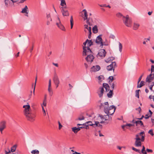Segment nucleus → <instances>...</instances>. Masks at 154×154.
I'll use <instances>...</instances> for the list:
<instances>
[{"instance_id": "1", "label": "nucleus", "mask_w": 154, "mask_h": 154, "mask_svg": "<svg viewBox=\"0 0 154 154\" xmlns=\"http://www.w3.org/2000/svg\"><path fill=\"white\" fill-rule=\"evenodd\" d=\"M27 104V105H24L23 106V108H24V114L28 120L32 121L34 120V117L33 116L32 114L30 112V106L28 103Z\"/></svg>"}, {"instance_id": "2", "label": "nucleus", "mask_w": 154, "mask_h": 154, "mask_svg": "<svg viewBox=\"0 0 154 154\" xmlns=\"http://www.w3.org/2000/svg\"><path fill=\"white\" fill-rule=\"evenodd\" d=\"M145 135L144 131L141 132L136 135V138H134L135 141L134 144L137 147L141 146V142H143L145 140Z\"/></svg>"}, {"instance_id": "3", "label": "nucleus", "mask_w": 154, "mask_h": 154, "mask_svg": "<svg viewBox=\"0 0 154 154\" xmlns=\"http://www.w3.org/2000/svg\"><path fill=\"white\" fill-rule=\"evenodd\" d=\"M104 88L105 89L106 92L109 90V85L106 83H103V87H100L97 91V93L100 97H101L103 96L104 92Z\"/></svg>"}, {"instance_id": "4", "label": "nucleus", "mask_w": 154, "mask_h": 154, "mask_svg": "<svg viewBox=\"0 0 154 154\" xmlns=\"http://www.w3.org/2000/svg\"><path fill=\"white\" fill-rule=\"evenodd\" d=\"M116 107L113 105L110 106L109 107H104V112L107 114L112 115L114 112Z\"/></svg>"}, {"instance_id": "5", "label": "nucleus", "mask_w": 154, "mask_h": 154, "mask_svg": "<svg viewBox=\"0 0 154 154\" xmlns=\"http://www.w3.org/2000/svg\"><path fill=\"white\" fill-rule=\"evenodd\" d=\"M125 25L128 27L131 26L132 21L131 18L129 17V16L127 15L125 17H123L122 20Z\"/></svg>"}, {"instance_id": "6", "label": "nucleus", "mask_w": 154, "mask_h": 154, "mask_svg": "<svg viewBox=\"0 0 154 154\" xmlns=\"http://www.w3.org/2000/svg\"><path fill=\"white\" fill-rule=\"evenodd\" d=\"M99 117L102 120V121L100 122V123H103L104 122L108 123V122H107V121H109L111 119V118L110 117L109 115L108 114L104 116L100 115Z\"/></svg>"}, {"instance_id": "7", "label": "nucleus", "mask_w": 154, "mask_h": 154, "mask_svg": "<svg viewBox=\"0 0 154 154\" xmlns=\"http://www.w3.org/2000/svg\"><path fill=\"white\" fill-rule=\"evenodd\" d=\"M83 56L90 54L91 53V51L88 46H83Z\"/></svg>"}, {"instance_id": "8", "label": "nucleus", "mask_w": 154, "mask_h": 154, "mask_svg": "<svg viewBox=\"0 0 154 154\" xmlns=\"http://www.w3.org/2000/svg\"><path fill=\"white\" fill-rule=\"evenodd\" d=\"M117 67L116 63L115 62H112L111 64L107 66L106 69L110 71L113 69V72L114 71V69Z\"/></svg>"}, {"instance_id": "9", "label": "nucleus", "mask_w": 154, "mask_h": 154, "mask_svg": "<svg viewBox=\"0 0 154 154\" xmlns=\"http://www.w3.org/2000/svg\"><path fill=\"white\" fill-rule=\"evenodd\" d=\"M4 2L7 7H11L14 6V3L12 0H5Z\"/></svg>"}, {"instance_id": "10", "label": "nucleus", "mask_w": 154, "mask_h": 154, "mask_svg": "<svg viewBox=\"0 0 154 154\" xmlns=\"http://www.w3.org/2000/svg\"><path fill=\"white\" fill-rule=\"evenodd\" d=\"M6 122L5 121H1L0 122V131L2 134L3 131L6 128Z\"/></svg>"}, {"instance_id": "11", "label": "nucleus", "mask_w": 154, "mask_h": 154, "mask_svg": "<svg viewBox=\"0 0 154 154\" xmlns=\"http://www.w3.org/2000/svg\"><path fill=\"white\" fill-rule=\"evenodd\" d=\"M66 7H61V12L62 15L64 16H68L69 15V13L68 10H66Z\"/></svg>"}, {"instance_id": "12", "label": "nucleus", "mask_w": 154, "mask_h": 154, "mask_svg": "<svg viewBox=\"0 0 154 154\" xmlns=\"http://www.w3.org/2000/svg\"><path fill=\"white\" fill-rule=\"evenodd\" d=\"M58 21L56 23V25L61 30L63 31H65L66 29L64 26L61 24L60 19L59 17L58 18Z\"/></svg>"}, {"instance_id": "13", "label": "nucleus", "mask_w": 154, "mask_h": 154, "mask_svg": "<svg viewBox=\"0 0 154 154\" xmlns=\"http://www.w3.org/2000/svg\"><path fill=\"white\" fill-rule=\"evenodd\" d=\"M102 36V35H100L97 37L95 42L97 44L100 45V44L103 45L102 44V39L101 38Z\"/></svg>"}, {"instance_id": "14", "label": "nucleus", "mask_w": 154, "mask_h": 154, "mask_svg": "<svg viewBox=\"0 0 154 154\" xmlns=\"http://www.w3.org/2000/svg\"><path fill=\"white\" fill-rule=\"evenodd\" d=\"M106 52L104 49H101L98 53V55L102 57H104L106 56Z\"/></svg>"}, {"instance_id": "15", "label": "nucleus", "mask_w": 154, "mask_h": 154, "mask_svg": "<svg viewBox=\"0 0 154 154\" xmlns=\"http://www.w3.org/2000/svg\"><path fill=\"white\" fill-rule=\"evenodd\" d=\"M154 79V74H151L149 75L148 76L146 79V82H150Z\"/></svg>"}, {"instance_id": "16", "label": "nucleus", "mask_w": 154, "mask_h": 154, "mask_svg": "<svg viewBox=\"0 0 154 154\" xmlns=\"http://www.w3.org/2000/svg\"><path fill=\"white\" fill-rule=\"evenodd\" d=\"M53 80L54 84L60 83V81L56 73L54 74L53 78Z\"/></svg>"}, {"instance_id": "17", "label": "nucleus", "mask_w": 154, "mask_h": 154, "mask_svg": "<svg viewBox=\"0 0 154 154\" xmlns=\"http://www.w3.org/2000/svg\"><path fill=\"white\" fill-rule=\"evenodd\" d=\"M84 31L85 33L91 32V27L87 25H85L84 28Z\"/></svg>"}, {"instance_id": "18", "label": "nucleus", "mask_w": 154, "mask_h": 154, "mask_svg": "<svg viewBox=\"0 0 154 154\" xmlns=\"http://www.w3.org/2000/svg\"><path fill=\"white\" fill-rule=\"evenodd\" d=\"M21 12L22 13L25 14V16L28 17L29 10L27 6H25L24 8L22 9Z\"/></svg>"}, {"instance_id": "19", "label": "nucleus", "mask_w": 154, "mask_h": 154, "mask_svg": "<svg viewBox=\"0 0 154 154\" xmlns=\"http://www.w3.org/2000/svg\"><path fill=\"white\" fill-rule=\"evenodd\" d=\"M100 69L99 65L93 66L91 68V71L92 72H96L99 71Z\"/></svg>"}, {"instance_id": "20", "label": "nucleus", "mask_w": 154, "mask_h": 154, "mask_svg": "<svg viewBox=\"0 0 154 154\" xmlns=\"http://www.w3.org/2000/svg\"><path fill=\"white\" fill-rule=\"evenodd\" d=\"M94 57L92 55L89 54L86 58V60L88 62H91L93 61Z\"/></svg>"}, {"instance_id": "21", "label": "nucleus", "mask_w": 154, "mask_h": 154, "mask_svg": "<svg viewBox=\"0 0 154 154\" xmlns=\"http://www.w3.org/2000/svg\"><path fill=\"white\" fill-rule=\"evenodd\" d=\"M82 14L83 15L84 14V16H82L83 18H84V20H85L88 18V14L87 11L85 9H84L82 12Z\"/></svg>"}, {"instance_id": "22", "label": "nucleus", "mask_w": 154, "mask_h": 154, "mask_svg": "<svg viewBox=\"0 0 154 154\" xmlns=\"http://www.w3.org/2000/svg\"><path fill=\"white\" fill-rule=\"evenodd\" d=\"M86 22L88 25L89 26H91L92 24V23L93 22V19L92 18L89 17L88 18H87V19H86Z\"/></svg>"}, {"instance_id": "23", "label": "nucleus", "mask_w": 154, "mask_h": 154, "mask_svg": "<svg viewBox=\"0 0 154 154\" xmlns=\"http://www.w3.org/2000/svg\"><path fill=\"white\" fill-rule=\"evenodd\" d=\"M140 26V24L139 23L135 22L133 24V28L134 30H137L138 29Z\"/></svg>"}, {"instance_id": "24", "label": "nucleus", "mask_w": 154, "mask_h": 154, "mask_svg": "<svg viewBox=\"0 0 154 154\" xmlns=\"http://www.w3.org/2000/svg\"><path fill=\"white\" fill-rule=\"evenodd\" d=\"M104 104L105 106H104V105H103L102 103L100 104V109H102L103 108H104V107L105 106L107 107V108L109 107V104L107 102H105Z\"/></svg>"}, {"instance_id": "25", "label": "nucleus", "mask_w": 154, "mask_h": 154, "mask_svg": "<svg viewBox=\"0 0 154 154\" xmlns=\"http://www.w3.org/2000/svg\"><path fill=\"white\" fill-rule=\"evenodd\" d=\"M93 32L94 34H96L98 32V29L97 26V25H95L92 28Z\"/></svg>"}, {"instance_id": "26", "label": "nucleus", "mask_w": 154, "mask_h": 154, "mask_svg": "<svg viewBox=\"0 0 154 154\" xmlns=\"http://www.w3.org/2000/svg\"><path fill=\"white\" fill-rule=\"evenodd\" d=\"M135 123L136 124V126H137L139 125L140 126L144 127L143 122L140 120H138L136 121L135 122Z\"/></svg>"}, {"instance_id": "27", "label": "nucleus", "mask_w": 154, "mask_h": 154, "mask_svg": "<svg viewBox=\"0 0 154 154\" xmlns=\"http://www.w3.org/2000/svg\"><path fill=\"white\" fill-rule=\"evenodd\" d=\"M72 131L75 133H77L79 131L80 128L78 127L77 128L76 127H74L72 128Z\"/></svg>"}, {"instance_id": "28", "label": "nucleus", "mask_w": 154, "mask_h": 154, "mask_svg": "<svg viewBox=\"0 0 154 154\" xmlns=\"http://www.w3.org/2000/svg\"><path fill=\"white\" fill-rule=\"evenodd\" d=\"M116 16L119 18H121L123 20V17H125L123 16L121 13L119 12L116 14Z\"/></svg>"}, {"instance_id": "29", "label": "nucleus", "mask_w": 154, "mask_h": 154, "mask_svg": "<svg viewBox=\"0 0 154 154\" xmlns=\"http://www.w3.org/2000/svg\"><path fill=\"white\" fill-rule=\"evenodd\" d=\"M48 91L50 96H52L53 94V91L52 89V88H48Z\"/></svg>"}, {"instance_id": "30", "label": "nucleus", "mask_w": 154, "mask_h": 154, "mask_svg": "<svg viewBox=\"0 0 154 154\" xmlns=\"http://www.w3.org/2000/svg\"><path fill=\"white\" fill-rule=\"evenodd\" d=\"M115 59V58L113 57H111L108 58L107 59L105 60V62L108 63L110 61H112Z\"/></svg>"}, {"instance_id": "31", "label": "nucleus", "mask_w": 154, "mask_h": 154, "mask_svg": "<svg viewBox=\"0 0 154 154\" xmlns=\"http://www.w3.org/2000/svg\"><path fill=\"white\" fill-rule=\"evenodd\" d=\"M112 90H110L109 92L107 94V96L109 98H111L112 96Z\"/></svg>"}, {"instance_id": "32", "label": "nucleus", "mask_w": 154, "mask_h": 154, "mask_svg": "<svg viewBox=\"0 0 154 154\" xmlns=\"http://www.w3.org/2000/svg\"><path fill=\"white\" fill-rule=\"evenodd\" d=\"M145 148L144 146H142V149L141 150V151H140L141 152V153H142L143 154H146L147 152L145 151Z\"/></svg>"}, {"instance_id": "33", "label": "nucleus", "mask_w": 154, "mask_h": 154, "mask_svg": "<svg viewBox=\"0 0 154 154\" xmlns=\"http://www.w3.org/2000/svg\"><path fill=\"white\" fill-rule=\"evenodd\" d=\"M70 22L71 24V28L72 29L73 25V20L72 18V16L71 17Z\"/></svg>"}, {"instance_id": "34", "label": "nucleus", "mask_w": 154, "mask_h": 154, "mask_svg": "<svg viewBox=\"0 0 154 154\" xmlns=\"http://www.w3.org/2000/svg\"><path fill=\"white\" fill-rule=\"evenodd\" d=\"M17 146L16 145H14L11 148V151L12 152H14L16 150Z\"/></svg>"}, {"instance_id": "35", "label": "nucleus", "mask_w": 154, "mask_h": 154, "mask_svg": "<svg viewBox=\"0 0 154 154\" xmlns=\"http://www.w3.org/2000/svg\"><path fill=\"white\" fill-rule=\"evenodd\" d=\"M86 123L83 124H77V126H80V125H85V128H86V129H88L89 128L88 125H87Z\"/></svg>"}, {"instance_id": "36", "label": "nucleus", "mask_w": 154, "mask_h": 154, "mask_svg": "<svg viewBox=\"0 0 154 154\" xmlns=\"http://www.w3.org/2000/svg\"><path fill=\"white\" fill-rule=\"evenodd\" d=\"M39 151L37 149L33 150L31 152V153L32 154H39Z\"/></svg>"}, {"instance_id": "37", "label": "nucleus", "mask_w": 154, "mask_h": 154, "mask_svg": "<svg viewBox=\"0 0 154 154\" xmlns=\"http://www.w3.org/2000/svg\"><path fill=\"white\" fill-rule=\"evenodd\" d=\"M144 85V82L143 81H141L140 82V83L139 85L138 84L137 87L138 88H141L142 86Z\"/></svg>"}, {"instance_id": "38", "label": "nucleus", "mask_w": 154, "mask_h": 154, "mask_svg": "<svg viewBox=\"0 0 154 154\" xmlns=\"http://www.w3.org/2000/svg\"><path fill=\"white\" fill-rule=\"evenodd\" d=\"M60 5L62 6V7H64V5H66V3L65 0H61V1Z\"/></svg>"}, {"instance_id": "39", "label": "nucleus", "mask_w": 154, "mask_h": 154, "mask_svg": "<svg viewBox=\"0 0 154 154\" xmlns=\"http://www.w3.org/2000/svg\"><path fill=\"white\" fill-rule=\"evenodd\" d=\"M87 44L88 45V46L89 47L93 45V43L91 40H88V43Z\"/></svg>"}, {"instance_id": "40", "label": "nucleus", "mask_w": 154, "mask_h": 154, "mask_svg": "<svg viewBox=\"0 0 154 154\" xmlns=\"http://www.w3.org/2000/svg\"><path fill=\"white\" fill-rule=\"evenodd\" d=\"M84 119H85V117L83 116H79V117L77 119H76V120H79L81 121V120H83Z\"/></svg>"}, {"instance_id": "41", "label": "nucleus", "mask_w": 154, "mask_h": 154, "mask_svg": "<svg viewBox=\"0 0 154 154\" xmlns=\"http://www.w3.org/2000/svg\"><path fill=\"white\" fill-rule=\"evenodd\" d=\"M132 149L133 150L136 151V152H138V153H139L140 154H141V152L140 151V150L134 148V147H132Z\"/></svg>"}, {"instance_id": "42", "label": "nucleus", "mask_w": 154, "mask_h": 154, "mask_svg": "<svg viewBox=\"0 0 154 154\" xmlns=\"http://www.w3.org/2000/svg\"><path fill=\"white\" fill-rule=\"evenodd\" d=\"M122 44L120 42H119V48L120 51L121 52L122 51Z\"/></svg>"}, {"instance_id": "43", "label": "nucleus", "mask_w": 154, "mask_h": 154, "mask_svg": "<svg viewBox=\"0 0 154 154\" xmlns=\"http://www.w3.org/2000/svg\"><path fill=\"white\" fill-rule=\"evenodd\" d=\"M98 79L100 82H101L102 80L104 79V77L103 76L100 75L98 77Z\"/></svg>"}, {"instance_id": "44", "label": "nucleus", "mask_w": 154, "mask_h": 154, "mask_svg": "<svg viewBox=\"0 0 154 154\" xmlns=\"http://www.w3.org/2000/svg\"><path fill=\"white\" fill-rule=\"evenodd\" d=\"M140 91V90H136V95L135 96L137 97L138 98H139V91Z\"/></svg>"}, {"instance_id": "45", "label": "nucleus", "mask_w": 154, "mask_h": 154, "mask_svg": "<svg viewBox=\"0 0 154 154\" xmlns=\"http://www.w3.org/2000/svg\"><path fill=\"white\" fill-rule=\"evenodd\" d=\"M102 44L103 45H102V44H100V47H101V48H102L103 46V45L107 46L108 45V43H106L105 42H102Z\"/></svg>"}, {"instance_id": "46", "label": "nucleus", "mask_w": 154, "mask_h": 154, "mask_svg": "<svg viewBox=\"0 0 154 154\" xmlns=\"http://www.w3.org/2000/svg\"><path fill=\"white\" fill-rule=\"evenodd\" d=\"M109 79L110 80L109 82V83H111L112 81L114 79L113 77L112 76H109Z\"/></svg>"}, {"instance_id": "47", "label": "nucleus", "mask_w": 154, "mask_h": 154, "mask_svg": "<svg viewBox=\"0 0 154 154\" xmlns=\"http://www.w3.org/2000/svg\"><path fill=\"white\" fill-rule=\"evenodd\" d=\"M47 17L48 18V20H49L50 21H51L52 20L51 18V16L50 14H47Z\"/></svg>"}, {"instance_id": "48", "label": "nucleus", "mask_w": 154, "mask_h": 154, "mask_svg": "<svg viewBox=\"0 0 154 154\" xmlns=\"http://www.w3.org/2000/svg\"><path fill=\"white\" fill-rule=\"evenodd\" d=\"M85 123L88 124V125L93 126L94 125V124H93L92 123V122L90 121H88V122H87L86 123Z\"/></svg>"}, {"instance_id": "49", "label": "nucleus", "mask_w": 154, "mask_h": 154, "mask_svg": "<svg viewBox=\"0 0 154 154\" xmlns=\"http://www.w3.org/2000/svg\"><path fill=\"white\" fill-rule=\"evenodd\" d=\"M148 133L150 134L152 136L154 135L153 131L152 129H151L149 131Z\"/></svg>"}, {"instance_id": "50", "label": "nucleus", "mask_w": 154, "mask_h": 154, "mask_svg": "<svg viewBox=\"0 0 154 154\" xmlns=\"http://www.w3.org/2000/svg\"><path fill=\"white\" fill-rule=\"evenodd\" d=\"M58 123L59 124V130H60L62 127H63L62 125H61V123H60V122L59 121H58Z\"/></svg>"}, {"instance_id": "51", "label": "nucleus", "mask_w": 154, "mask_h": 154, "mask_svg": "<svg viewBox=\"0 0 154 154\" xmlns=\"http://www.w3.org/2000/svg\"><path fill=\"white\" fill-rule=\"evenodd\" d=\"M37 79V77L36 76L35 78V84L34 85V90H33V94L34 95L35 94V84H36Z\"/></svg>"}, {"instance_id": "52", "label": "nucleus", "mask_w": 154, "mask_h": 154, "mask_svg": "<svg viewBox=\"0 0 154 154\" xmlns=\"http://www.w3.org/2000/svg\"><path fill=\"white\" fill-rule=\"evenodd\" d=\"M146 152H153V151L152 149H146Z\"/></svg>"}, {"instance_id": "53", "label": "nucleus", "mask_w": 154, "mask_h": 154, "mask_svg": "<svg viewBox=\"0 0 154 154\" xmlns=\"http://www.w3.org/2000/svg\"><path fill=\"white\" fill-rule=\"evenodd\" d=\"M50 87H51V79H50L49 80L48 85V88H50Z\"/></svg>"}, {"instance_id": "54", "label": "nucleus", "mask_w": 154, "mask_h": 154, "mask_svg": "<svg viewBox=\"0 0 154 154\" xmlns=\"http://www.w3.org/2000/svg\"><path fill=\"white\" fill-rule=\"evenodd\" d=\"M109 38L112 39H114L115 38V37L114 35L111 34L109 36Z\"/></svg>"}, {"instance_id": "55", "label": "nucleus", "mask_w": 154, "mask_h": 154, "mask_svg": "<svg viewBox=\"0 0 154 154\" xmlns=\"http://www.w3.org/2000/svg\"><path fill=\"white\" fill-rule=\"evenodd\" d=\"M43 105H44V106H46V100L45 99L44 100L43 103Z\"/></svg>"}, {"instance_id": "56", "label": "nucleus", "mask_w": 154, "mask_h": 154, "mask_svg": "<svg viewBox=\"0 0 154 154\" xmlns=\"http://www.w3.org/2000/svg\"><path fill=\"white\" fill-rule=\"evenodd\" d=\"M26 0H19V1L18 2V4H19L20 3H22L24 2Z\"/></svg>"}, {"instance_id": "57", "label": "nucleus", "mask_w": 154, "mask_h": 154, "mask_svg": "<svg viewBox=\"0 0 154 154\" xmlns=\"http://www.w3.org/2000/svg\"><path fill=\"white\" fill-rule=\"evenodd\" d=\"M42 110H43V112H44V116H45L46 115V113L45 111V109H44V107H43V106H42Z\"/></svg>"}, {"instance_id": "58", "label": "nucleus", "mask_w": 154, "mask_h": 154, "mask_svg": "<svg viewBox=\"0 0 154 154\" xmlns=\"http://www.w3.org/2000/svg\"><path fill=\"white\" fill-rule=\"evenodd\" d=\"M143 75H141V76L139 78L138 80V84L139 83V82L140 81H141V79L142 77L143 76Z\"/></svg>"}, {"instance_id": "59", "label": "nucleus", "mask_w": 154, "mask_h": 154, "mask_svg": "<svg viewBox=\"0 0 154 154\" xmlns=\"http://www.w3.org/2000/svg\"><path fill=\"white\" fill-rule=\"evenodd\" d=\"M134 125L130 124H127L126 125V126H128L129 127H132V126H133Z\"/></svg>"}, {"instance_id": "60", "label": "nucleus", "mask_w": 154, "mask_h": 154, "mask_svg": "<svg viewBox=\"0 0 154 154\" xmlns=\"http://www.w3.org/2000/svg\"><path fill=\"white\" fill-rule=\"evenodd\" d=\"M89 34L88 35V38L89 39H90L91 37V33H92L91 31L89 32Z\"/></svg>"}, {"instance_id": "61", "label": "nucleus", "mask_w": 154, "mask_h": 154, "mask_svg": "<svg viewBox=\"0 0 154 154\" xmlns=\"http://www.w3.org/2000/svg\"><path fill=\"white\" fill-rule=\"evenodd\" d=\"M151 71L152 72H154V66L152 65L151 66Z\"/></svg>"}, {"instance_id": "62", "label": "nucleus", "mask_w": 154, "mask_h": 154, "mask_svg": "<svg viewBox=\"0 0 154 154\" xmlns=\"http://www.w3.org/2000/svg\"><path fill=\"white\" fill-rule=\"evenodd\" d=\"M88 40L87 39L86 41L83 43V45H84V46H86L85 45L88 43Z\"/></svg>"}, {"instance_id": "63", "label": "nucleus", "mask_w": 154, "mask_h": 154, "mask_svg": "<svg viewBox=\"0 0 154 154\" xmlns=\"http://www.w3.org/2000/svg\"><path fill=\"white\" fill-rule=\"evenodd\" d=\"M151 116H150V115L148 116V114H146V115L145 117V118L146 119H147L149 117H150Z\"/></svg>"}, {"instance_id": "64", "label": "nucleus", "mask_w": 154, "mask_h": 154, "mask_svg": "<svg viewBox=\"0 0 154 154\" xmlns=\"http://www.w3.org/2000/svg\"><path fill=\"white\" fill-rule=\"evenodd\" d=\"M149 98L150 99H152L153 100V101H154V95L152 96L151 95H150L149 97Z\"/></svg>"}]
</instances>
